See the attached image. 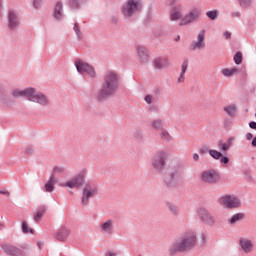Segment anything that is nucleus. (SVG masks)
Here are the masks:
<instances>
[{"instance_id":"obj_1","label":"nucleus","mask_w":256,"mask_h":256,"mask_svg":"<svg viewBox=\"0 0 256 256\" xmlns=\"http://www.w3.org/2000/svg\"><path fill=\"white\" fill-rule=\"evenodd\" d=\"M119 91V75L115 72H107L104 76V83L101 90L96 94L98 101H105L113 97Z\"/></svg>"},{"instance_id":"obj_2","label":"nucleus","mask_w":256,"mask_h":256,"mask_svg":"<svg viewBox=\"0 0 256 256\" xmlns=\"http://www.w3.org/2000/svg\"><path fill=\"white\" fill-rule=\"evenodd\" d=\"M197 243V234L193 231H188L182 234L177 241L172 244L170 253L177 255V253H185V251H191Z\"/></svg>"},{"instance_id":"obj_3","label":"nucleus","mask_w":256,"mask_h":256,"mask_svg":"<svg viewBox=\"0 0 256 256\" xmlns=\"http://www.w3.org/2000/svg\"><path fill=\"white\" fill-rule=\"evenodd\" d=\"M181 179H183V171L179 166L168 169L164 175V183L167 187H177L181 183Z\"/></svg>"},{"instance_id":"obj_4","label":"nucleus","mask_w":256,"mask_h":256,"mask_svg":"<svg viewBox=\"0 0 256 256\" xmlns=\"http://www.w3.org/2000/svg\"><path fill=\"white\" fill-rule=\"evenodd\" d=\"M181 179H183V171L179 166L168 169L164 175V183L167 187H177L181 183Z\"/></svg>"},{"instance_id":"obj_5","label":"nucleus","mask_w":256,"mask_h":256,"mask_svg":"<svg viewBox=\"0 0 256 256\" xmlns=\"http://www.w3.org/2000/svg\"><path fill=\"white\" fill-rule=\"evenodd\" d=\"M143 7V4H141V1L139 0H128L123 6H122V14L127 19L133 17L135 13H139L141 11V8Z\"/></svg>"},{"instance_id":"obj_6","label":"nucleus","mask_w":256,"mask_h":256,"mask_svg":"<svg viewBox=\"0 0 256 256\" xmlns=\"http://www.w3.org/2000/svg\"><path fill=\"white\" fill-rule=\"evenodd\" d=\"M218 203L224 209H239L241 207V199L235 195H223L218 199Z\"/></svg>"},{"instance_id":"obj_7","label":"nucleus","mask_w":256,"mask_h":256,"mask_svg":"<svg viewBox=\"0 0 256 256\" xmlns=\"http://www.w3.org/2000/svg\"><path fill=\"white\" fill-rule=\"evenodd\" d=\"M87 175V170H81L75 177L67 182L61 183L60 187H68L69 189H79L85 185V176Z\"/></svg>"},{"instance_id":"obj_8","label":"nucleus","mask_w":256,"mask_h":256,"mask_svg":"<svg viewBox=\"0 0 256 256\" xmlns=\"http://www.w3.org/2000/svg\"><path fill=\"white\" fill-rule=\"evenodd\" d=\"M201 181L208 185H215L221 181V174L215 169H208L201 173Z\"/></svg>"},{"instance_id":"obj_9","label":"nucleus","mask_w":256,"mask_h":256,"mask_svg":"<svg viewBox=\"0 0 256 256\" xmlns=\"http://www.w3.org/2000/svg\"><path fill=\"white\" fill-rule=\"evenodd\" d=\"M166 159L167 152L163 150L157 151L151 159V165L156 169V171H163L165 169Z\"/></svg>"},{"instance_id":"obj_10","label":"nucleus","mask_w":256,"mask_h":256,"mask_svg":"<svg viewBox=\"0 0 256 256\" xmlns=\"http://www.w3.org/2000/svg\"><path fill=\"white\" fill-rule=\"evenodd\" d=\"M199 17H201V10L199 8H192L189 13L182 17L179 25L180 27L191 25L192 23H195Z\"/></svg>"},{"instance_id":"obj_11","label":"nucleus","mask_w":256,"mask_h":256,"mask_svg":"<svg viewBox=\"0 0 256 256\" xmlns=\"http://www.w3.org/2000/svg\"><path fill=\"white\" fill-rule=\"evenodd\" d=\"M74 65L78 73H81V74L87 73L89 77H92L93 79H95L96 73H95V68H93V66L89 65L87 62L81 59L75 60Z\"/></svg>"},{"instance_id":"obj_12","label":"nucleus","mask_w":256,"mask_h":256,"mask_svg":"<svg viewBox=\"0 0 256 256\" xmlns=\"http://www.w3.org/2000/svg\"><path fill=\"white\" fill-rule=\"evenodd\" d=\"M198 217L204 225H207L208 227H215V216L209 212V210L205 208H199L198 211Z\"/></svg>"},{"instance_id":"obj_13","label":"nucleus","mask_w":256,"mask_h":256,"mask_svg":"<svg viewBox=\"0 0 256 256\" xmlns=\"http://www.w3.org/2000/svg\"><path fill=\"white\" fill-rule=\"evenodd\" d=\"M238 245L240 247V251L245 253V255H249V253H253V251H255V243H253V240L245 236L238 239Z\"/></svg>"},{"instance_id":"obj_14","label":"nucleus","mask_w":256,"mask_h":256,"mask_svg":"<svg viewBox=\"0 0 256 256\" xmlns=\"http://www.w3.org/2000/svg\"><path fill=\"white\" fill-rule=\"evenodd\" d=\"M28 101L38 103V105H42V107H47V105H49V98L45 94L37 92L35 88H32V93Z\"/></svg>"},{"instance_id":"obj_15","label":"nucleus","mask_w":256,"mask_h":256,"mask_svg":"<svg viewBox=\"0 0 256 256\" xmlns=\"http://www.w3.org/2000/svg\"><path fill=\"white\" fill-rule=\"evenodd\" d=\"M95 195H97V186H95V184L87 183L83 189L82 203L87 205L89 203V199H91V197H95Z\"/></svg>"},{"instance_id":"obj_16","label":"nucleus","mask_w":256,"mask_h":256,"mask_svg":"<svg viewBox=\"0 0 256 256\" xmlns=\"http://www.w3.org/2000/svg\"><path fill=\"white\" fill-rule=\"evenodd\" d=\"M190 51H201V49H205V31H202L201 33L198 34L197 40L193 41L190 44L189 47Z\"/></svg>"},{"instance_id":"obj_17","label":"nucleus","mask_w":256,"mask_h":256,"mask_svg":"<svg viewBox=\"0 0 256 256\" xmlns=\"http://www.w3.org/2000/svg\"><path fill=\"white\" fill-rule=\"evenodd\" d=\"M152 65L154 69L161 71L163 69H167V67H169L171 63L169 62V58L167 57H156L152 61Z\"/></svg>"},{"instance_id":"obj_18","label":"nucleus","mask_w":256,"mask_h":256,"mask_svg":"<svg viewBox=\"0 0 256 256\" xmlns=\"http://www.w3.org/2000/svg\"><path fill=\"white\" fill-rule=\"evenodd\" d=\"M5 253L10 256H27V251L19 249L15 246L6 245L3 247Z\"/></svg>"},{"instance_id":"obj_19","label":"nucleus","mask_w":256,"mask_h":256,"mask_svg":"<svg viewBox=\"0 0 256 256\" xmlns=\"http://www.w3.org/2000/svg\"><path fill=\"white\" fill-rule=\"evenodd\" d=\"M19 25H20L19 16L14 11H10L8 15V28L11 31H15V29H17Z\"/></svg>"},{"instance_id":"obj_20","label":"nucleus","mask_w":256,"mask_h":256,"mask_svg":"<svg viewBox=\"0 0 256 256\" xmlns=\"http://www.w3.org/2000/svg\"><path fill=\"white\" fill-rule=\"evenodd\" d=\"M115 227V222L111 219H108L100 226V231L104 235H113V229Z\"/></svg>"},{"instance_id":"obj_21","label":"nucleus","mask_w":256,"mask_h":256,"mask_svg":"<svg viewBox=\"0 0 256 256\" xmlns=\"http://www.w3.org/2000/svg\"><path fill=\"white\" fill-rule=\"evenodd\" d=\"M199 153L200 155H205V153H209L210 157L216 160H219L222 157L221 152L213 149L209 150V146L207 145L201 146V148L199 149Z\"/></svg>"},{"instance_id":"obj_22","label":"nucleus","mask_w":256,"mask_h":256,"mask_svg":"<svg viewBox=\"0 0 256 256\" xmlns=\"http://www.w3.org/2000/svg\"><path fill=\"white\" fill-rule=\"evenodd\" d=\"M138 57L141 63H149V51L145 46H137Z\"/></svg>"},{"instance_id":"obj_23","label":"nucleus","mask_w":256,"mask_h":256,"mask_svg":"<svg viewBox=\"0 0 256 256\" xmlns=\"http://www.w3.org/2000/svg\"><path fill=\"white\" fill-rule=\"evenodd\" d=\"M33 91V88H26L24 90H20V89H15L12 92L13 97L19 98V97H27V99L29 100V98L31 97V93Z\"/></svg>"},{"instance_id":"obj_24","label":"nucleus","mask_w":256,"mask_h":256,"mask_svg":"<svg viewBox=\"0 0 256 256\" xmlns=\"http://www.w3.org/2000/svg\"><path fill=\"white\" fill-rule=\"evenodd\" d=\"M57 183V179H55V175H51L49 181L44 185L46 193H53L55 191V185Z\"/></svg>"},{"instance_id":"obj_25","label":"nucleus","mask_w":256,"mask_h":256,"mask_svg":"<svg viewBox=\"0 0 256 256\" xmlns=\"http://www.w3.org/2000/svg\"><path fill=\"white\" fill-rule=\"evenodd\" d=\"M245 219V213L239 212L231 216V218L228 219L229 225H237V223H241Z\"/></svg>"},{"instance_id":"obj_26","label":"nucleus","mask_w":256,"mask_h":256,"mask_svg":"<svg viewBox=\"0 0 256 256\" xmlns=\"http://www.w3.org/2000/svg\"><path fill=\"white\" fill-rule=\"evenodd\" d=\"M170 19L172 21H179L183 19V12L181 11V8L174 7L170 12Z\"/></svg>"},{"instance_id":"obj_27","label":"nucleus","mask_w":256,"mask_h":256,"mask_svg":"<svg viewBox=\"0 0 256 256\" xmlns=\"http://www.w3.org/2000/svg\"><path fill=\"white\" fill-rule=\"evenodd\" d=\"M54 17L58 21L63 19V3L58 2L54 8Z\"/></svg>"},{"instance_id":"obj_28","label":"nucleus","mask_w":256,"mask_h":256,"mask_svg":"<svg viewBox=\"0 0 256 256\" xmlns=\"http://www.w3.org/2000/svg\"><path fill=\"white\" fill-rule=\"evenodd\" d=\"M70 233L71 231H69V229L62 228L56 233V239H58V241H65Z\"/></svg>"},{"instance_id":"obj_29","label":"nucleus","mask_w":256,"mask_h":256,"mask_svg":"<svg viewBox=\"0 0 256 256\" xmlns=\"http://www.w3.org/2000/svg\"><path fill=\"white\" fill-rule=\"evenodd\" d=\"M46 211H47V207L40 206L39 209L36 211V213H34V221H36V223H40Z\"/></svg>"},{"instance_id":"obj_30","label":"nucleus","mask_w":256,"mask_h":256,"mask_svg":"<svg viewBox=\"0 0 256 256\" xmlns=\"http://www.w3.org/2000/svg\"><path fill=\"white\" fill-rule=\"evenodd\" d=\"M223 109L229 117H235L237 115V105L235 104L225 106Z\"/></svg>"},{"instance_id":"obj_31","label":"nucleus","mask_w":256,"mask_h":256,"mask_svg":"<svg viewBox=\"0 0 256 256\" xmlns=\"http://www.w3.org/2000/svg\"><path fill=\"white\" fill-rule=\"evenodd\" d=\"M237 73H239V69L237 68H225L222 70V75H224V77H232V75H237Z\"/></svg>"},{"instance_id":"obj_32","label":"nucleus","mask_w":256,"mask_h":256,"mask_svg":"<svg viewBox=\"0 0 256 256\" xmlns=\"http://www.w3.org/2000/svg\"><path fill=\"white\" fill-rule=\"evenodd\" d=\"M159 137L162 139V141H171L173 137H171V134H169V131L165 129H161L159 132Z\"/></svg>"},{"instance_id":"obj_33","label":"nucleus","mask_w":256,"mask_h":256,"mask_svg":"<svg viewBox=\"0 0 256 256\" xmlns=\"http://www.w3.org/2000/svg\"><path fill=\"white\" fill-rule=\"evenodd\" d=\"M217 146H218L220 153H227V151L229 150L226 142L223 140L218 141Z\"/></svg>"},{"instance_id":"obj_34","label":"nucleus","mask_w":256,"mask_h":256,"mask_svg":"<svg viewBox=\"0 0 256 256\" xmlns=\"http://www.w3.org/2000/svg\"><path fill=\"white\" fill-rule=\"evenodd\" d=\"M81 3H85V0H70L69 5L71 9H79L81 7Z\"/></svg>"},{"instance_id":"obj_35","label":"nucleus","mask_w":256,"mask_h":256,"mask_svg":"<svg viewBox=\"0 0 256 256\" xmlns=\"http://www.w3.org/2000/svg\"><path fill=\"white\" fill-rule=\"evenodd\" d=\"M152 127L153 129H163V127H165V123H163V120L161 119H156L152 121Z\"/></svg>"},{"instance_id":"obj_36","label":"nucleus","mask_w":256,"mask_h":256,"mask_svg":"<svg viewBox=\"0 0 256 256\" xmlns=\"http://www.w3.org/2000/svg\"><path fill=\"white\" fill-rule=\"evenodd\" d=\"M167 207L169 211L172 213V215H179V209L177 206L173 203H167Z\"/></svg>"},{"instance_id":"obj_37","label":"nucleus","mask_w":256,"mask_h":256,"mask_svg":"<svg viewBox=\"0 0 256 256\" xmlns=\"http://www.w3.org/2000/svg\"><path fill=\"white\" fill-rule=\"evenodd\" d=\"M234 63H236V65H241V63H243V54L241 52H237L234 55Z\"/></svg>"},{"instance_id":"obj_38","label":"nucleus","mask_w":256,"mask_h":256,"mask_svg":"<svg viewBox=\"0 0 256 256\" xmlns=\"http://www.w3.org/2000/svg\"><path fill=\"white\" fill-rule=\"evenodd\" d=\"M206 15L207 17H209V19H211L212 21H215V19H217V17L219 16V12L217 10H212V11H208Z\"/></svg>"},{"instance_id":"obj_39","label":"nucleus","mask_w":256,"mask_h":256,"mask_svg":"<svg viewBox=\"0 0 256 256\" xmlns=\"http://www.w3.org/2000/svg\"><path fill=\"white\" fill-rule=\"evenodd\" d=\"M57 173H58V174L65 173V168L62 167V166H55V167L53 168V173H52V175H54V177H55V175H57Z\"/></svg>"},{"instance_id":"obj_40","label":"nucleus","mask_w":256,"mask_h":256,"mask_svg":"<svg viewBox=\"0 0 256 256\" xmlns=\"http://www.w3.org/2000/svg\"><path fill=\"white\" fill-rule=\"evenodd\" d=\"M22 231L23 233H33V229L29 227V224H27V222H22Z\"/></svg>"},{"instance_id":"obj_41","label":"nucleus","mask_w":256,"mask_h":256,"mask_svg":"<svg viewBox=\"0 0 256 256\" xmlns=\"http://www.w3.org/2000/svg\"><path fill=\"white\" fill-rule=\"evenodd\" d=\"M226 146H228V149H230L231 147H233V144L235 143V137L231 136L229 137L226 141Z\"/></svg>"},{"instance_id":"obj_42","label":"nucleus","mask_w":256,"mask_h":256,"mask_svg":"<svg viewBox=\"0 0 256 256\" xmlns=\"http://www.w3.org/2000/svg\"><path fill=\"white\" fill-rule=\"evenodd\" d=\"M187 67H189V61L185 60L181 65V72L180 73H187Z\"/></svg>"},{"instance_id":"obj_43","label":"nucleus","mask_w":256,"mask_h":256,"mask_svg":"<svg viewBox=\"0 0 256 256\" xmlns=\"http://www.w3.org/2000/svg\"><path fill=\"white\" fill-rule=\"evenodd\" d=\"M74 31H75L78 39H81V29L79 28V24H77V23L74 24Z\"/></svg>"},{"instance_id":"obj_44","label":"nucleus","mask_w":256,"mask_h":256,"mask_svg":"<svg viewBox=\"0 0 256 256\" xmlns=\"http://www.w3.org/2000/svg\"><path fill=\"white\" fill-rule=\"evenodd\" d=\"M239 1L242 7H249V5H251V0H239Z\"/></svg>"},{"instance_id":"obj_45","label":"nucleus","mask_w":256,"mask_h":256,"mask_svg":"<svg viewBox=\"0 0 256 256\" xmlns=\"http://www.w3.org/2000/svg\"><path fill=\"white\" fill-rule=\"evenodd\" d=\"M177 83H185V73L180 72Z\"/></svg>"},{"instance_id":"obj_46","label":"nucleus","mask_w":256,"mask_h":256,"mask_svg":"<svg viewBox=\"0 0 256 256\" xmlns=\"http://www.w3.org/2000/svg\"><path fill=\"white\" fill-rule=\"evenodd\" d=\"M145 101H146V103H148V105H151V103H153V96L146 95L145 96Z\"/></svg>"},{"instance_id":"obj_47","label":"nucleus","mask_w":256,"mask_h":256,"mask_svg":"<svg viewBox=\"0 0 256 256\" xmlns=\"http://www.w3.org/2000/svg\"><path fill=\"white\" fill-rule=\"evenodd\" d=\"M220 161L221 163H224V165H227V163H229V158L227 156H221Z\"/></svg>"},{"instance_id":"obj_48","label":"nucleus","mask_w":256,"mask_h":256,"mask_svg":"<svg viewBox=\"0 0 256 256\" xmlns=\"http://www.w3.org/2000/svg\"><path fill=\"white\" fill-rule=\"evenodd\" d=\"M41 1L42 0H33V5L36 9H39V7H41Z\"/></svg>"},{"instance_id":"obj_49","label":"nucleus","mask_w":256,"mask_h":256,"mask_svg":"<svg viewBox=\"0 0 256 256\" xmlns=\"http://www.w3.org/2000/svg\"><path fill=\"white\" fill-rule=\"evenodd\" d=\"M249 128L256 130V122H255V121L250 122V123H249Z\"/></svg>"},{"instance_id":"obj_50","label":"nucleus","mask_w":256,"mask_h":256,"mask_svg":"<svg viewBox=\"0 0 256 256\" xmlns=\"http://www.w3.org/2000/svg\"><path fill=\"white\" fill-rule=\"evenodd\" d=\"M0 195H6V197H9L10 193L7 190H0Z\"/></svg>"},{"instance_id":"obj_51","label":"nucleus","mask_w":256,"mask_h":256,"mask_svg":"<svg viewBox=\"0 0 256 256\" xmlns=\"http://www.w3.org/2000/svg\"><path fill=\"white\" fill-rule=\"evenodd\" d=\"M224 37L225 39H231V32L229 31L224 32Z\"/></svg>"},{"instance_id":"obj_52","label":"nucleus","mask_w":256,"mask_h":256,"mask_svg":"<svg viewBox=\"0 0 256 256\" xmlns=\"http://www.w3.org/2000/svg\"><path fill=\"white\" fill-rule=\"evenodd\" d=\"M246 139H247V141H251V139H253V134L248 132L246 134Z\"/></svg>"},{"instance_id":"obj_53","label":"nucleus","mask_w":256,"mask_h":256,"mask_svg":"<svg viewBox=\"0 0 256 256\" xmlns=\"http://www.w3.org/2000/svg\"><path fill=\"white\" fill-rule=\"evenodd\" d=\"M25 153L27 155H30L31 153H33V148H26Z\"/></svg>"},{"instance_id":"obj_54","label":"nucleus","mask_w":256,"mask_h":256,"mask_svg":"<svg viewBox=\"0 0 256 256\" xmlns=\"http://www.w3.org/2000/svg\"><path fill=\"white\" fill-rule=\"evenodd\" d=\"M193 160L199 161V154H197V153L193 154Z\"/></svg>"},{"instance_id":"obj_55","label":"nucleus","mask_w":256,"mask_h":256,"mask_svg":"<svg viewBox=\"0 0 256 256\" xmlns=\"http://www.w3.org/2000/svg\"><path fill=\"white\" fill-rule=\"evenodd\" d=\"M3 6L1 5V0H0V18L3 17Z\"/></svg>"},{"instance_id":"obj_56","label":"nucleus","mask_w":256,"mask_h":256,"mask_svg":"<svg viewBox=\"0 0 256 256\" xmlns=\"http://www.w3.org/2000/svg\"><path fill=\"white\" fill-rule=\"evenodd\" d=\"M241 14L239 12H233L232 17H240Z\"/></svg>"},{"instance_id":"obj_57","label":"nucleus","mask_w":256,"mask_h":256,"mask_svg":"<svg viewBox=\"0 0 256 256\" xmlns=\"http://www.w3.org/2000/svg\"><path fill=\"white\" fill-rule=\"evenodd\" d=\"M252 147H256V137H254L252 140Z\"/></svg>"},{"instance_id":"obj_58","label":"nucleus","mask_w":256,"mask_h":256,"mask_svg":"<svg viewBox=\"0 0 256 256\" xmlns=\"http://www.w3.org/2000/svg\"><path fill=\"white\" fill-rule=\"evenodd\" d=\"M106 256H116V254L113 252H107Z\"/></svg>"},{"instance_id":"obj_59","label":"nucleus","mask_w":256,"mask_h":256,"mask_svg":"<svg viewBox=\"0 0 256 256\" xmlns=\"http://www.w3.org/2000/svg\"><path fill=\"white\" fill-rule=\"evenodd\" d=\"M177 0H169V3L171 4V5H173V3H175Z\"/></svg>"},{"instance_id":"obj_60","label":"nucleus","mask_w":256,"mask_h":256,"mask_svg":"<svg viewBox=\"0 0 256 256\" xmlns=\"http://www.w3.org/2000/svg\"><path fill=\"white\" fill-rule=\"evenodd\" d=\"M38 247L41 249V247H43V243H38Z\"/></svg>"},{"instance_id":"obj_61","label":"nucleus","mask_w":256,"mask_h":256,"mask_svg":"<svg viewBox=\"0 0 256 256\" xmlns=\"http://www.w3.org/2000/svg\"><path fill=\"white\" fill-rule=\"evenodd\" d=\"M181 39V37L180 36H178L177 38H176V41H179Z\"/></svg>"},{"instance_id":"obj_62","label":"nucleus","mask_w":256,"mask_h":256,"mask_svg":"<svg viewBox=\"0 0 256 256\" xmlns=\"http://www.w3.org/2000/svg\"><path fill=\"white\" fill-rule=\"evenodd\" d=\"M118 19L117 18H114V23H117Z\"/></svg>"}]
</instances>
